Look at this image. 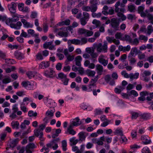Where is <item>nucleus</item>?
Wrapping results in <instances>:
<instances>
[{
	"mask_svg": "<svg viewBox=\"0 0 153 153\" xmlns=\"http://www.w3.org/2000/svg\"><path fill=\"white\" fill-rule=\"evenodd\" d=\"M121 74L122 76L126 78H128L129 77V74H128L126 71H123L121 72Z\"/></svg>",
	"mask_w": 153,
	"mask_h": 153,
	"instance_id": "4d7b16f0",
	"label": "nucleus"
},
{
	"mask_svg": "<svg viewBox=\"0 0 153 153\" xmlns=\"http://www.w3.org/2000/svg\"><path fill=\"white\" fill-rule=\"evenodd\" d=\"M78 32L79 34L83 35L86 37L91 36L94 33L92 31L82 28H79L78 30Z\"/></svg>",
	"mask_w": 153,
	"mask_h": 153,
	"instance_id": "f03ea898",
	"label": "nucleus"
},
{
	"mask_svg": "<svg viewBox=\"0 0 153 153\" xmlns=\"http://www.w3.org/2000/svg\"><path fill=\"white\" fill-rule=\"evenodd\" d=\"M122 4L120 5V2L117 1L115 4V11L117 13V15L118 17L121 18L122 21L125 20L126 19V16L123 14L125 11V9L122 6Z\"/></svg>",
	"mask_w": 153,
	"mask_h": 153,
	"instance_id": "f257e3e1",
	"label": "nucleus"
},
{
	"mask_svg": "<svg viewBox=\"0 0 153 153\" xmlns=\"http://www.w3.org/2000/svg\"><path fill=\"white\" fill-rule=\"evenodd\" d=\"M72 44L76 45H80L81 41L77 39H73L68 40V46L71 45Z\"/></svg>",
	"mask_w": 153,
	"mask_h": 153,
	"instance_id": "6e6552de",
	"label": "nucleus"
},
{
	"mask_svg": "<svg viewBox=\"0 0 153 153\" xmlns=\"http://www.w3.org/2000/svg\"><path fill=\"white\" fill-rule=\"evenodd\" d=\"M86 51L87 52L91 54L92 53L94 52V49L93 48H86Z\"/></svg>",
	"mask_w": 153,
	"mask_h": 153,
	"instance_id": "338daca9",
	"label": "nucleus"
},
{
	"mask_svg": "<svg viewBox=\"0 0 153 153\" xmlns=\"http://www.w3.org/2000/svg\"><path fill=\"white\" fill-rule=\"evenodd\" d=\"M76 133V131L73 129H67V131L65 132V134H71L72 135H74Z\"/></svg>",
	"mask_w": 153,
	"mask_h": 153,
	"instance_id": "393cba45",
	"label": "nucleus"
},
{
	"mask_svg": "<svg viewBox=\"0 0 153 153\" xmlns=\"http://www.w3.org/2000/svg\"><path fill=\"white\" fill-rule=\"evenodd\" d=\"M36 147V146H35L34 144L33 143H30L27 145L26 148L29 149H34Z\"/></svg>",
	"mask_w": 153,
	"mask_h": 153,
	"instance_id": "a19ab883",
	"label": "nucleus"
},
{
	"mask_svg": "<svg viewBox=\"0 0 153 153\" xmlns=\"http://www.w3.org/2000/svg\"><path fill=\"white\" fill-rule=\"evenodd\" d=\"M133 56H131L130 55H129L128 57V59L129 61L130 62V63L131 64H134L136 62V60L135 59L132 57Z\"/></svg>",
	"mask_w": 153,
	"mask_h": 153,
	"instance_id": "cd10ccee",
	"label": "nucleus"
},
{
	"mask_svg": "<svg viewBox=\"0 0 153 153\" xmlns=\"http://www.w3.org/2000/svg\"><path fill=\"white\" fill-rule=\"evenodd\" d=\"M86 72L87 75L91 77H94L96 73L95 71L90 69H87L86 71Z\"/></svg>",
	"mask_w": 153,
	"mask_h": 153,
	"instance_id": "b1692460",
	"label": "nucleus"
},
{
	"mask_svg": "<svg viewBox=\"0 0 153 153\" xmlns=\"http://www.w3.org/2000/svg\"><path fill=\"white\" fill-rule=\"evenodd\" d=\"M57 78L61 79L63 82L64 85H68L69 79L67 78L66 75L63 73L61 72L59 73Z\"/></svg>",
	"mask_w": 153,
	"mask_h": 153,
	"instance_id": "7ed1b4c3",
	"label": "nucleus"
},
{
	"mask_svg": "<svg viewBox=\"0 0 153 153\" xmlns=\"http://www.w3.org/2000/svg\"><path fill=\"white\" fill-rule=\"evenodd\" d=\"M147 34L150 35L152 32V26L151 25H149L147 27Z\"/></svg>",
	"mask_w": 153,
	"mask_h": 153,
	"instance_id": "e2e57ef3",
	"label": "nucleus"
},
{
	"mask_svg": "<svg viewBox=\"0 0 153 153\" xmlns=\"http://www.w3.org/2000/svg\"><path fill=\"white\" fill-rule=\"evenodd\" d=\"M85 133L83 132H81L79 134V140L83 141L85 140L86 136L85 135Z\"/></svg>",
	"mask_w": 153,
	"mask_h": 153,
	"instance_id": "bb28decb",
	"label": "nucleus"
},
{
	"mask_svg": "<svg viewBox=\"0 0 153 153\" xmlns=\"http://www.w3.org/2000/svg\"><path fill=\"white\" fill-rule=\"evenodd\" d=\"M19 20V17L17 16L14 15L13 16L12 18L11 19V20L12 22H16Z\"/></svg>",
	"mask_w": 153,
	"mask_h": 153,
	"instance_id": "0e129e2a",
	"label": "nucleus"
},
{
	"mask_svg": "<svg viewBox=\"0 0 153 153\" xmlns=\"http://www.w3.org/2000/svg\"><path fill=\"white\" fill-rule=\"evenodd\" d=\"M140 118L144 120H147L150 118L151 115L150 114L148 113H145L140 114Z\"/></svg>",
	"mask_w": 153,
	"mask_h": 153,
	"instance_id": "6ab92c4d",
	"label": "nucleus"
},
{
	"mask_svg": "<svg viewBox=\"0 0 153 153\" xmlns=\"http://www.w3.org/2000/svg\"><path fill=\"white\" fill-rule=\"evenodd\" d=\"M137 49L136 48H133L131 50L130 53L129 55H130L131 56H134V54H137Z\"/></svg>",
	"mask_w": 153,
	"mask_h": 153,
	"instance_id": "a878e982",
	"label": "nucleus"
},
{
	"mask_svg": "<svg viewBox=\"0 0 153 153\" xmlns=\"http://www.w3.org/2000/svg\"><path fill=\"white\" fill-rule=\"evenodd\" d=\"M83 18L88 20L89 18V14L86 12H84L83 13Z\"/></svg>",
	"mask_w": 153,
	"mask_h": 153,
	"instance_id": "6e6d98bb",
	"label": "nucleus"
},
{
	"mask_svg": "<svg viewBox=\"0 0 153 153\" xmlns=\"http://www.w3.org/2000/svg\"><path fill=\"white\" fill-rule=\"evenodd\" d=\"M107 44L108 43L107 42L105 41L104 42L103 45L102 46V50L104 52H107L108 49Z\"/></svg>",
	"mask_w": 153,
	"mask_h": 153,
	"instance_id": "7c9ffc66",
	"label": "nucleus"
},
{
	"mask_svg": "<svg viewBox=\"0 0 153 153\" xmlns=\"http://www.w3.org/2000/svg\"><path fill=\"white\" fill-rule=\"evenodd\" d=\"M123 39L122 40H126L127 41H128L130 43L132 41V39L128 35H125L124 36L123 35Z\"/></svg>",
	"mask_w": 153,
	"mask_h": 153,
	"instance_id": "c85d7f7f",
	"label": "nucleus"
},
{
	"mask_svg": "<svg viewBox=\"0 0 153 153\" xmlns=\"http://www.w3.org/2000/svg\"><path fill=\"white\" fill-rule=\"evenodd\" d=\"M20 108L21 109L24 113H26L27 111L26 107L23 104H21Z\"/></svg>",
	"mask_w": 153,
	"mask_h": 153,
	"instance_id": "680f3d73",
	"label": "nucleus"
},
{
	"mask_svg": "<svg viewBox=\"0 0 153 153\" xmlns=\"http://www.w3.org/2000/svg\"><path fill=\"white\" fill-rule=\"evenodd\" d=\"M80 120L78 117H76L75 119H74L72 121L74 126H77L80 125L81 123L80 121Z\"/></svg>",
	"mask_w": 153,
	"mask_h": 153,
	"instance_id": "aec40b11",
	"label": "nucleus"
},
{
	"mask_svg": "<svg viewBox=\"0 0 153 153\" xmlns=\"http://www.w3.org/2000/svg\"><path fill=\"white\" fill-rule=\"evenodd\" d=\"M28 115L29 117H36L37 115V113L36 112H34L32 111H30L28 112Z\"/></svg>",
	"mask_w": 153,
	"mask_h": 153,
	"instance_id": "de8ad7c7",
	"label": "nucleus"
},
{
	"mask_svg": "<svg viewBox=\"0 0 153 153\" xmlns=\"http://www.w3.org/2000/svg\"><path fill=\"white\" fill-rule=\"evenodd\" d=\"M139 75V74L138 73H135L134 74L133 73L129 74V78L131 80L133 79H137L138 78Z\"/></svg>",
	"mask_w": 153,
	"mask_h": 153,
	"instance_id": "4be33fe9",
	"label": "nucleus"
},
{
	"mask_svg": "<svg viewBox=\"0 0 153 153\" xmlns=\"http://www.w3.org/2000/svg\"><path fill=\"white\" fill-rule=\"evenodd\" d=\"M54 112V111L52 110L48 111L46 113V116L49 117H53V115Z\"/></svg>",
	"mask_w": 153,
	"mask_h": 153,
	"instance_id": "2f4dec72",
	"label": "nucleus"
},
{
	"mask_svg": "<svg viewBox=\"0 0 153 153\" xmlns=\"http://www.w3.org/2000/svg\"><path fill=\"white\" fill-rule=\"evenodd\" d=\"M37 13L35 11H32L31 13L30 17L32 19H35L37 17Z\"/></svg>",
	"mask_w": 153,
	"mask_h": 153,
	"instance_id": "3c124183",
	"label": "nucleus"
},
{
	"mask_svg": "<svg viewBox=\"0 0 153 153\" xmlns=\"http://www.w3.org/2000/svg\"><path fill=\"white\" fill-rule=\"evenodd\" d=\"M130 43H132L133 44L137 45L139 43V41L137 38H136L134 39L133 40L132 39V41L130 42Z\"/></svg>",
	"mask_w": 153,
	"mask_h": 153,
	"instance_id": "bf43d9fd",
	"label": "nucleus"
},
{
	"mask_svg": "<svg viewBox=\"0 0 153 153\" xmlns=\"http://www.w3.org/2000/svg\"><path fill=\"white\" fill-rule=\"evenodd\" d=\"M111 25L114 29L117 30L119 28V22L117 19L113 18L111 19Z\"/></svg>",
	"mask_w": 153,
	"mask_h": 153,
	"instance_id": "20e7f679",
	"label": "nucleus"
},
{
	"mask_svg": "<svg viewBox=\"0 0 153 153\" xmlns=\"http://www.w3.org/2000/svg\"><path fill=\"white\" fill-rule=\"evenodd\" d=\"M54 71H53L52 68H51L49 71L47 70L45 71V74L47 77L52 78L53 76V74Z\"/></svg>",
	"mask_w": 153,
	"mask_h": 153,
	"instance_id": "ddd939ff",
	"label": "nucleus"
},
{
	"mask_svg": "<svg viewBox=\"0 0 153 153\" xmlns=\"http://www.w3.org/2000/svg\"><path fill=\"white\" fill-rule=\"evenodd\" d=\"M75 137H73L71 138L70 139V142L72 144L71 145H75L78 142L77 139H75Z\"/></svg>",
	"mask_w": 153,
	"mask_h": 153,
	"instance_id": "e433bc0d",
	"label": "nucleus"
},
{
	"mask_svg": "<svg viewBox=\"0 0 153 153\" xmlns=\"http://www.w3.org/2000/svg\"><path fill=\"white\" fill-rule=\"evenodd\" d=\"M131 135L132 138H136L137 137V130H133L131 132Z\"/></svg>",
	"mask_w": 153,
	"mask_h": 153,
	"instance_id": "09e8293b",
	"label": "nucleus"
},
{
	"mask_svg": "<svg viewBox=\"0 0 153 153\" xmlns=\"http://www.w3.org/2000/svg\"><path fill=\"white\" fill-rule=\"evenodd\" d=\"M21 22L23 23L24 27L27 28H32L33 26V25L28 22L25 19H21Z\"/></svg>",
	"mask_w": 153,
	"mask_h": 153,
	"instance_id": "2eb2a0df",
	"label": "nucleus"
},
{
	"mask_svg": "<svg viewBox=\"0 0 153 153\" xmlns=\"http://www.w3.org/2000/svg\"><path fill=\"white\" fill-rule=\"evenodd\" d=\"M16 4L13 2L8 5V7L11 13L14 14L16 12Z\"/></svg>",
	"mask_w": 153,
	"mask_h": 153,
	"instance_id": "423d86ee",
	"label": "nucleus"
},
{
	"mask_svg": "<svg viewBox=\"0 0 153 153\" xmlns=\"http://www.w3.org/2000/svg\"><path fill=\"white\" fill-rule=\"evenodd\" d=\"M128 10L131 12H132L134 11L135 9V7L134 5L132 4H129L128 7Z\"/></svg>",
	"mask_w": 153,
	"mask_h": 153,
	"instance_id": "a18cd8bd",
	"label": "nucleus"
},
{
	"mask_svg": "<svg viewBox=\"0 0 153 153\" xmlns=\"http://www.w3.org/2000/svg\"><path fill=\"white\" fill-rule=\"evenodd\" d=\"M22 24L21 22H18L16 24H11L10 25V27L12 28H14L16 29H19L20 28Z\"/></svg>",
	"mask_w": 153,
	"mask_h": 153,
	"instance_id": "f3484780",
	"label": "nucleus"
},
{
	"mask_svg": "<svg viewBox=\"0 0 153 153\" xmlns=\"http://www.w3.org/2000/svg\"><path fill=\"white\" fill-rule=\"evenodd\" d=\"M5 16V19L4 20H2L3 21H5L7 25H10H10L11 24H13L12 23V21L11 20V19H7V18L5 16Z\"/></svg>",
	"mask_w": 153,
	"mask_h": 153,
	"instance_id": "ea45409f",
	"label": "nucleus"
},
{
	"mask_svg": "<svg viewBox=\"0 0 153 153\" xmlns=\"http://www.w3.org/2000/svg\"><path fill=\"white\" fill-rule=\"evenodd\" d=\"M147 17L149 20L151 21V22L152 23L153 22V16L152 14L149 13L148 14Z\"/></svg>",
	"mask_w": 153,
	"mask_h": 153,
	"instance_id": "774afa93",
	"label": "nucleus"
},
{
	"mask_svg": "<svg viewBox=\"0 0 153 153\" xmlns=\"http://www.w3.org/2000/svg\"><path fill=\"white\" fill-rule=\"evenodd\" d=\"M90 7V11L92 13H94L96 12L97 9V7L96 5H92Z\"/></svg>",
	"mask_w": 153,
	"mask_h": 153,
	"instance_id": "58836bf2",
	"label": "nucleus"
},
{
	"mask_svg": "<svg viewBox=\"0 0 153 153\" xmlns=\"http://www.w3.org/2000/svg\"><path fill=\"white\" fill-rule=\"evenodd\" d=\"M53 43V42H46L45 43L43 44V47L45 49L48 48L49 47V46L52 45Z\"/></svg>",
	"mask_w": 153,
	"mask_h": 153,
	"instance_id": "79ce46f5",
	"label": "nucleus"
},
{
	"mask_svg": "<svg viewBox=\"0 0 153 153\" xmlns=\"http://www.w3.org/2000/svg\"><path fill=\"white\" fill-rule=\"evenodd\" d=\"M115 37L116 39H120L122 40L123 39V35L120 33L117 32L115 35Z\"/></svg>",
	"mask_w": 153,
	"mask_h": 153,
	"instance_id": "473e14b6",
	"label": "nucleus"
},
{
	"mask_svg": "<svg viewBox=\"0 0 153 153\" xmlns=\"http://www.w3.org/2000/svg\"><path fill=\"white\" fill-rule=\"evenodd\" d=\"M127 18L129 20H133L136 19L135 16L134 15L129 14L127 16Z\"/></svg>",
	"mask_w": 153,
	"mask_h": 153,
	"instance_id": "69168bd1",
	"label": "nucleus"
},
{
	"mask_svg": "<svg viewBox=\"0 0 153 153\" xmlns=\"http://www.w3.org/2000/svg\"><path fill=\"white\" fill-rule=\"evenodd\" d=\"M50 62L48 61H43L40 63L39 65V67L41 69H44L49 67L50 66Z\"/></svg>",
	"mask_w": 153,
	"mask_h": 153,
	"instance_id": "f8f14e48",
	"label": "nucleus"
},
{
	"mask_svg": "<svg viewBox=\"0 0 153 153\" xmlns=\"http://www.w3.org/2000/svg\"><path fill=\"white\" fill-rule=\"evenodd\" d=\"M88 20L82 18L80 19L81 24L83 26L85 25L87 23Z\"/></svg>",
	"mask_w": 153,
	"mask_h": 153,
	"instance_id": "5fc2aeb1",
	"label": "nucleus"
},
{
	"mask_svg": "<svg viewBox=\"0 0 153 153\" xmlns=\"http://www.w3.org/2000/svg\"><path fill=\"white\" fill-rule=\"evenodd\" d=\"M14 55L15 57L19 60H22L24 58V54L18 51H16L14 52Z\"/></svg>",
	"mask_w": 153,
	"mask_h": 153,
	"instance_id": "9d476101",
	"label": "nucleus"
},
{
	"mask_svg": "<svg viewBox=\"0 0 153 153\" xmlns=\"http://www.w3.org/2000/svg\"><path fill=\"white\" fill-rule=\"evenodd\" d=\"M96 69L97 71V73L100 75H101L103 70L102 66L101 65L97 64L96 66Z\"/></svg>",
	"mask_w": 153,
	"mask_h": 153,
	"instance_id": "a211bd4d",
	"label": "nucleus"
},
{
	"mask_svg": "<svg viewBox=\"0 0 153 153\" xmlns=\"http://www.w3.org/2000/svg\"><path fill=\"white\" fill-rule=\"evenodd\" d=\"M36 60H42L43 59V57L41 53H39L36 56Z\"/></svg>",
	"mask_w": 153,
	"mask_h": 153,
	"instance_id": "49530a36",
	"label": "nucleus"
},
{
	"mask_svg": "<svg viewBox=\"0 0 153 153\" xmlns=\"http://www.w3.org/2000/svg\"><path fill=\"white\" fill-rule=\"evenodd\" d=\"M34 134L35 136L39 137L41 140L42 141L44 140L42 137L43 133L40 129L38 128H36L34 131Z\"/></svg>",
	"mask_w": 153,
	"mask_h": 153,
	"instance_id": "39448f33",
	"label": "nucleus"
},
{
	"mask_svg": "<svg viewBox=\"0 0 153 153\" xmlns=\"http://www.w3.org/2000/svg\"><path fill=\"white\" fill-rule=\"evenodd\" d=\"M26 74L28 77L30 79L34 77L35 75V73L34 71H29L26 72Z\"/></svg>",
	"mask_w": 153,
	"mask_h": 153,
	"instance_id": "5701e85b",
	"label": "nucleus"
},
{
	"mask_svg": "<svg viewBox=\"0 0 153 153\" xmlns=\"http://www.w3.org/2000/svg\"><path fill=\"white\" fill-rule=\"evenodd\" d=\"M119 50L124 52L129 51L131 49V46L129 45H128L126 47H123L122 45H120L118 48Z\"/></svg>",
	"mask_w": 153,
	"mask_h": 153,
	"instance_id": "dca6fc26",
	"label": "nucleus"
},
{
	"mask_svg": "<svg viewBox=\"0 0 153 153\" xmlns=\"http://www.w3.org/2000/svg\"><path fill=\"white\" fill-rule=\"evenodd\" d=\"M65 29V28H60V30H61L59 31L58 33V36L62 37H67L68 36V33L67 32L64 31L65 30L64 29Z\"/></svg>",
	"mask_w": 153,
	"mask_h": 153,
	"instance_id": "4468645a",
	"label": "nucleus"
},
{
	"mask_svg": "<svg viewBox=\"0 0 153 153\" xmlns=\"http://www.w3.org/2000/svg\"><path fill=\"white\" fill-rule=\"evenodd\" d=\"M62 149L64 151H66L67 146V142L65 140H63L62 142Z\"/></svg>",
	"mask_w": 153,
	"mask_h": 153,
	"instance_id": "c03bdc74",
	"label": "nucleus"
},
{
	"mask_svg": "<svg viewBox=\"0 0 153 153\" xmlns=\"http://www.w3.org/2000/svg\"><path fill=\"white\" fill-rule=\"evenodd\" d=\"M141 139L144 144H150L151 142L150 138L147 135L142 136Z\"/></svg>",
	"mask_w": 153,
	"mask_h": 153,
	"instance_id": "1a4fd4ad",
	"label": "nucleus"
},
{
	"mask_svg": "<svg viewBox=\"0 0 153 153\" xmlns=\"http://www.w3.org/2000/svg\"><path fill=\"white\" fill-rule=\"evenodd\" d=\"M76 65L78 66H80L81 65V61L82 60V58L80 56H77L75 58Z\"/></svg>",
	"mask_w": 153,
	"mask_h": 153,
	"instance_id": "412c9836",
	"label": "nucleus"
},
{
	"mask_svg": "<svg viewBox=\"0 0 153 153\" xmlns=\"http://www.w3.org/2000/svg\"><path fill=\"white\" fill-rule=\"evenodd\" d=\"M21 85L24 87H26L28 85H31L29 81H23L22 82Z\"/></svg>",
	"mask_w": 153,
	"mask_h": 153,
	"instance_id": "603ef678",
	"label": "nucleus"
},
{
	"mask_svg": "<svg viewBox=\"0 0 153 153\" xmlns=\"http://www.w3.org/2000/svg\"><path fill=\"white\" fill-rule=\"evenodd\" d=\"M8 47L10 49L13 50L14 49H17L19 48V46L16 45H12L10 44L8 45Z\"/></svg>",
	"mask_w": 153,
	"mask_h": 153,
	"instance_id": "37998d69",
	"label": "nucleus"
},
{
	"mask_svg": "<svg viewBox=\"0 0 153 153\" xmlns=\"http://www.w3.org/2000/svg\"><path fill=\"white\" fill-rule=\"evenodd\" d=\"M19 123L18 121H12L11 123V125L13 128H18Z\"/></svg>",
	"mask_w": 153,
	"mask_h": 153,
	"instance_id": "c756f323",
	"label": "nucleus"
},
{
	"mask_svg": "<svg viewBox=\"0 0 153 153\" xmlns=\"http://www.w3.org/2000/svg\"><path fill=\"white\" fill-rule=\"evenodd\" d=\"M92 23L93 24L95 25L96 27L100 26L101 24V23L100 21L95 19H94Z\"/></svg>",
	"mask_w": 153,
	"mask_h": 153,
	"instance_id": "8fccbe9b",
	"label": "nucleus"
},
{
	"mask_svg": "<svg viewBox=\"0 0 153 153\" xmlns=\"http://www.w3.org/2000/svg\"><path fill=\"white\" fill-rule=\"evenodd\" d=\"M17 141L16 140H14L10 141L9 143V146L11 148H13L16 145Z\"/></svg>",
	"mask_w": 153,
	"mask_h": 153,
	"instance_id": "c9c22d12",
	"label": "nucleus"
},
{
	"mask_svg": "<svg viewBox=\"0 0 153 153\" xmlns=\"http://www.w3.org/2000/svg\"><path fill=\"white\" fill-rule=\"evenodd\" d=\"M114 133L116 135H120L121 136H123V131L120 129H116L114 132Z\"/></svg>",
	"mask_w": 153,
	"mask_h": 153,
	"instance_id": "72a5a7b5",
	"label": "nucleus"
},
{
	"mask_svg": "<svg viewBox=\"0 0 153 153\" xmlns=\"http://www.w3.org/2000/svg\"><path fill=\"white\" fill-rule=\"evenodd\" d=\"M142 153H151L149 148L147 147H144L142 149Z\"/></svg>",
	"mask_w": 153,
	"mask_h": 153,
	"instance_id": "13d9d810",
	"label": "nucleus"
},
{
	"mask_svg": "<svg viewBox=\"0 0 153 153\" xmlns=\"http://www.w3.org/2000/svg\"><path fill=\"white\" fill-rule=\"evenodd\" d=\"M131 119H136L139 115L138 113L136 112H131Z\"/></svg>",
	"mask_w": 153,
	"mask_h": 153,
	"instance_id": "4c0bfd02",
	"label": "nucleus"
},
{
	"mask_svg": "<svg viewBox=\"0 0 153 153\" xmlns=\"http://www.w3.org/2000/svg\"><path fill=\"white\" fill-rule=\"evenodd\" d=\"M149 13H148V11L147 10H146L145 11V12H144L143 11L140 14L141 16L143 17H145L147 16L148 14H149Z\"/></svg>",
	"mask_w": 153,
	"mask_h": 153,
	"instance_id": "052dcab7",
	"label": "nucleus"
},
{
	"mask_svg": "<svg viewBox=\"0 0 153 153\" xmlns=\"http://www.w3.org/2000/svg\"><path fill=\"white\" fill-rule=\"evenodd\" d=\"M138 39L140 40H143L145 42L148 40V37L145 36L140 35L139 36Z\"/></svg>",
	"mask_w": 153,
	"mask_h": 153,
	"instance_id": "f704fd0d",
	"label": "nucleus"
},
{
	"mask_svg": "<svg viewBox=\"0 0 153 153\" xmlns=\"http://www.w3.org/2000/svg\"><path fill=\"white\" fill-rule=\"evenodd\" d=\"M149 95V93L147 91H143L140 93V97L138 98V100L140 101L143 102L146 100L145 96Z\"/></svg>",
	"mask_w": 153,
	"mask_h": 153,
	"instance_id": "0eeeda50",
	"label": "nucleus"
},
{
	"mask_svg": "<svg viewBox=\"0 0 153 153\" xmlns=\"http://www.w3.org/2000/svg\"><path fill=\"white\" fill-rule=\"evenodd\" d=\"M92 16L94 18H99L101 17V13H97L95 12L92 13L91 14Z\"/></svg>",
	"mask_w": 153,
	"mask_h": 153,
	"instance_id": "864d4df0",
	"label": "nucleus"
},
{
	"mask_svg": "<svg viewBox=\"0 0 153 153\" xmlns=\"http://www.w3.org/2000/svg\"><path fill=\"white\" fill-rule=\"evenodd\" d=\"M104 56L103 55H100L98 58L99 62L102 64L104 66H106L108 63V61L104 59Z\"/></svg>",
	"mask_w": 153,
	"mask_h": 153,
	"instance_id": "9b49d317",
	"label": "nucleus"
}]
</instances>
